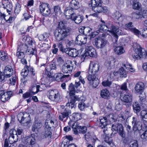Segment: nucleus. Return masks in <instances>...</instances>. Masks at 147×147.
I'll return each mask as SVG.
<instances>
[{"mask_svg":"<svg viewBox=\"0 0 147 147\" xmlns=\"http://www.w3.org/2000/svg\"><path fill=\"white\" fill-rule=\"evenodd\" d=\"M115 19L116 20V22L119 24V26L114 25L113 24H109L107 26L105 24H101L99 27V29L101 31L109 32L113 35L115 38L117 39L118 35H121L123 34L122 32L121 26L123 24L121 22L123 21L124 17L119 11H116L114 13Z\"/></svg>","mask_w":147,"mask_h":147,"instance_id":"1","label":"nucleus"},{"mask_svg":"<svg viewBox=\"0 0 147 147\" xmlns=\"http://www.w3.org/2000/svg\"><path fill=\"white\" fill-rule=\"evenodd\" d=\"M22 40L25 43L18 44L17 48V49L19 48L21 51H26L27 49L29 48L28 46L32 47V45H35V42L34 40L28 35L24 36Z\"/></svg>","mask_w":147,"mask_h":147,"instance_id":"2","label":"nucleus"},{"mask_svg":"<svg viewBox=\"0 0 147 147\" xmlns=\"http://www.w3.org/2000/svg\"><path fill=\"white\" fill-rule=\"evenodd\" d=\"M96 73L89 71L87 79L89 84L94 88H96L99 84V80Z\"/></svg>","mask_w":147,"mask_h":147,"instance_id":"3","label":"nucleus"},{"mask_svg":"<svg viewBox=\"0 0 147 147\" xmlns=\"http://www.w3.org/2000/svg\"><path fill=\"white\" fill-rule=\"evenodd\" d=\"M20 123L23 126H27L30 123V115L24 112H20L17 116Z\"/></svg>","mask_w":147,"mask_h":147,"instance_id":"4","label":"nucleus"},{"mask_svg":"<svg viewBox=\"0 0 147 147\" xmlns=\"http://www.w3.org/2000/svg\"><path fill=\"white\" fill-rule=\"evenodd\" d=\"M69 29H58L55 34L56 40L60 41L63 40L69 35Z\"/></svg>","mask_w":147,"mask_h":147,"instance_id":"5","label":"nucleus"},{"mask_svg":"<svg viewBox=\"0 0 147 147\" xmlns=\"http://www.w3.org/2000/svg\"><path fill=\"white\" fill-rule=\"evenodd\" d=\"M4 73L6 74H9V77L12 76V78H10L8 80L9 84L14 85H15L17 78L16 75H13V71L11 67L7 65L5 67L4 70Z\"/></svg>","mask_w":147,"mask_h":147,"instance_id":"6","label":"nucleus"},{"mask_svg":"<svg viewBox=\"0 0 147 147\" xmlns=\"http://www.w3.org/2000/svg\"><path fill=\"white\" fill-rule=\"evenodd\" d=\"M40 13L45 16H48L51 14V8L47 3H42L39 7Z\"/></svg>","mask_w":147,"mask_h":147,"instance_id":"7","label":"nucleus"},{"mask_svg":"<svg viewBox=\"0 0 147 147\" xmlns=\"http://www.w3.org/2000/svg\"><path fill=\"white\" fill-rule=\"evenodd\" d=\"M47 94L49 98L53 101H57L60 97L58 91L55 89L49 90L48 91Z\"/></svg>","mask_w":147,"mask_h":147,"instance_id":"8","label":"nucleus"},{"mask_svg":"<svg viewBox=\"0 0 147 147\" xmlns=\"http://www.w3.org/2000/svg\"><path fill=\"white\" fill-rule=\"evenodd\" d=\"M107 43L106 40L100 37L95 38L92 41L93 45L98 49L103 47L106 45Z\"/></svg>","mask_w":147,"mask_h":147,"instance_id":"9","label":"nucleus"},{"mask_svg":"<svg viewBox=\"0 0 147 147\" xmlns=\"http://www.w3.org/2000/svg\"><path fill=\"white\" fill-rule=\"evenodd\" d=\"M85 51V52L84 55V57L85 56V58L88 56L94 57L96 55V50L92 46L86 44Z\"/></svg>","mask_w":147,"mask_h":147,"instance_id":"10","label":"nucleus"},{"mask_svg":"<svg viewBox=\"0 0 147 147\" xmlns=\"http://www.w3.org/2000/svg\"><path fill=\"white\" fill-rule=\"evenodd\" d=\"M111 130L114 131H117L121 137H124L125 132L124 131L123 127L121 124L115 123L112 126Z\"/></svg>","mask_w":147,"mask_h":147,"instance_id":"11","label":"nucleus"},{"mask_svg":"<svg viewBox=\"0 0 147 147\" xmlns=\"http://www.w3.org/2000/svg\"><path fill=\"white\" fill-rule=\"evenodd\" d=\"M40 86L38 85L34 86L29 90V91L23 94L22 96L24 98H30L32 95L37 93L39 90V88Z\"/></svg>","mask_w":147,"mask_h":147,"instance_id":"12","label":"nucleus"},{"mask_svg":"<svg viewBox=\"0 0 147 147\" xmlns=\"http://www.w3.org/2000/svg\"><path fill=\"white\" fill-rule=\"evenodd\" d=\"M47 76L48 77L52 78L53 80H56L57 81H59L61 79H63L67 77L68 75H63L62 73H58L54 74L50 72H48Z\"/></svg>","mask_w":147,"mask_h":147,"instance_id":"13","label":"nucleus"},{"mask_svg":"<svg viewBox=\"0 0 147 147\" xmlns=\"http://www.w3.org/2000/svg\"><path fill=\"white\" fill-rule=\"evenodd\" d=\"M100 65L97 61H91L89 65V71L96 73L99 70Z\"/></svg>","mask_w":147,"mask_h":147,"instance_id":"14","label":"nucleus"},{"mask_svg":"<svg viewBox=\"0 0 147 147\" xmlns=\"http://www.w3.org/2000/svg\"><path fill=\"white\" fill-rule=\"evenodd\" d=\"M0 7L5 9L9 13L12 10L13 6L12 3L9 0H2V3H0Z\"/></svg>","mask_w":147,"mask_h":147,"instance_id":"15","label":"nucleus"},{"mask_svg":"<svg viewBox=\"0 0 147 147\" xmlns=\"http://www.w3.org/2000/svg\"><path fill=\"white\" fill-rule=\"evenodd\" d=\"M92 9L95 13H102L105 14H108L109 13V11L107 7H102L101 5L92 7Z\"/></svg>","mask_w":147,"mask_h":147,"instance_id":"16","label":"nucleus"},{"mask_svg":"<svg viewBox=\"0 0 147 147\" xmlns=\"http://www.w3.org/2000/svg\"><path fill=\"white\" fill-rule=\"evenodd\" d=\"M30 71L32 76H34L35 75L34 70L33 67L31 66H28L25 65L24 69H22V71L21 72V74L22 76L24 77H26L28 75L29 72Z\"/></svg>","mask_w":147,"mask_h":147,"instance_id":"17","label":"nucleus"},{"mask_svg":"<svg viewBox=\"0 0 147 147\" xmlns=\"http://www.w3.org/2000/svg\"><path fill=\"white\" fill-rule=\"evenodd\" d=\"M12 94L11 91L4 92L3 91H0V101L3 102L8 101L11 97Z\"/></svg>","mask_w":147,"mask_h":147,"instance_id":"18","label":"nucleus"},{"mask_svg":"<svg viewBox=\"0 0 147 147\" xmlns=\"http://www.w3.org/2000/svg\"><path fill=\"white\" fill-rule=\"evenodd\" d=\"M120 99L125 103H130L132 101V95L128 92L121 94L120 95Z\"/></svg>","mask_w":147,"mask_h":147,"instance_id":"19","label":"nucleus"},{"mask_svg":"<svg viewBox=\"0 0 147 147\" xmlns=\"http://www.w3.org/2000/svg\"><path fill=\"white\" fill-rule=\"evenodd\" d=\"M125 26L127 30L133 33L135 35L138 36L140 35V32L136 29L133 25L132 22H129L125 24Z\"/></svg>","mask_w":147,"mask_h":147,"instance_id":"20","label":"nucleus"},{"mask_svg":"<svg viewBox=\"0 0 147 147\" xmlns=\"http://www.w3.org/2000/svg\"><path fill=\"white\" fill-rule=\"evenodd\" d=\"M145 85L144 83L139 82L136 84L134 87V92L135 94H140L143 92Z\"/></svg>","mask_w":147,"mask_h":147,"instance_id":"21","label":"nucleus"},{"mask_svg":"<svg viewBox=\"0 0 147 147\" xmlns=\"http://www.w3.org/2000/svg\"><path fill=\"white\" fill-rule=\"evenodd\" d=\"M10 136L9 138V141L10 144L16 142L18 139L16 131L14 129H11L10 131Z\"/></svg>","mask_w":147,"mask_h":147,"instance_id":"22","label":"nucleus"},{"mask_svg":"<svg viewBox=\"0 0 147 147\" xmlns=\"http://www.w3.org/2000/svg\"><path fill=\"white\" fill-rule=\"evenodd\" d=\"M143 53L142 52V48L138 45L137 48L135 49L134 53L132 55L134 59H139L142 57Z\"/></svg>","mask_w":147,"mask_h":147,"instance_id":"23","label":"nucleus"},{"mask_svg":"<svg viewBox=\"0 0 147 147\" xmlns=\"http://www.w3.org/2000/svg\"><path fill=\"white\" fill-rule=\"evenodd\" d=\"M76 10H73L71 9H66L64 13L66 16H69V19L74 21L78 15L76 14Z\"/></svg>","mask_w":147,"mask_h":147,"instance_id":"24","label":"nucleus"},{"mask_svg":"<svg viewBox=\"0 0 147 147\" xmlns=\"http://www.w3.org/2000/svg\"><path fill=\"white\" fill-rule=\"evenodd\" d=\"M132 123L133 129L136 131L141 129L142 125L141 121L139 120L138 121L137 118L135 117H132Z\"/></svg>","mask_w":147,"mask_h":147,"instance_id":"25","label":"nucleus"},{"mask_svg":"<svg viewBox=\"0 0 147 147\" xmlns=\"http://www.w3.org/2000/svg\"><path fill=\"white\" fill-rule=\"evenodd\" d=\"M132 123L133 129L136 131L141 129L142 125L141 121L139 120L138 121L137 118L135 117H132Z\"/></svg>","mask_w":147,"mask_h":147,"instance_id":"26","label":"nucleus"},{"mask_svg":"<svg viewBox=\"0 0 147 147\" xmlns=\"http://www.w3.org/2000/svg\"><path fill=\"white\" fill-rule=\"evenodd\" d=\"M132 123L133 129L136 131L141 129L142 125L141 121L139 120L138 121L137 118L135 117H132Z\"/></svg>","mask_w":147,"mask_h":147,"instance_id":"27","label":"nucleus"},{"mask_svg":"<svg viewBox=\"0 0 147 147\" xmlns=\"http://www.w3.org/2000/svg\"><path fill=\"white\" fill-rule=\"evenodd\" d=\"M99 127L101 128H104L103 131L104 134H106V131H107L105 127L107 124V119L106 117H100Z\"/></svg>","mask_w":147,"mask_h":147,"instance_id":"28","label":"nucleus"},{"mask_svg":"<svg viewBox=\"0 0 147 147\" xmlns=\"http://www.w3.org/2000/svg\"><path fill=\"white\" fill-rule=\"evenodd\" d=\"M71 113V111L69 109L63 112L59 115V120L63 122L66 121L68 119L69 114Z\"/></svg>","mask_w":147,"mask_h":147,"instance_id":"29","label":"nucleus"},{"mask_svg":"<svg viewBox=\"0 0 147 147\" xmlns=\"http://www.w3.org/2000/svg\"><path fill=\"white\" fill-rule=\"evenodd\" d=\"M87 38L84 35L79 34L76 37L75 43L80 45L86 44Z\"/></svg>","mask_w":147,"mask_h":147,"instance_id":"30","label":"nucleus"},{"mask_svg":"<svg viewBox=\"0 0 147 147\" xmlns=\"http://www.w3.org/2000/svg\"><path fill=\"white\" fill-rule=\"evenodd\" d=\"M42 124L40 121L35 120L34 124L32 127V131L36 133L38 132V130L42 127Z\"/></svg>","mask_w":147,"mask_h":147,"instance_id":"31","label":"nucleus"},{"mask_svg":"<svg viewBox=\"0 0 147 147\" xmlns=\"http://www.w3.org/2000/svg\"><path fill=\"white\" fill-rule=\"evenodd\" d=\"M73 67L72 66L67 63H65L62 66L61 71L64 73H71L72 71Z\"/></svg>","mask_w":147,"mask_h":147,"instance_id":"32","label":"nucleus"},{"mask_svg":"<svg viewBox=\"0 0 147 147\" xmlns=\"http://www.w3.org/2000/svg\"><path fill=\"white\" fill-rule=\"evenodd\" d=\"M139 102L142 107L145 108L147 105V102L146 100V95L145 93L140 94L139 96Z\"/></svg>","mask_w":147,"mask_h":147,"instance_id":"33","label":"nucleus"},{"mask_svg":"<svg viewBox=\"0 0 147 147\" xmlns=\"http://www.w3.org/2000/svg\"><path fill=\"white\" fill-rule=\"evenodd\" d=\"M69 7L70 9H71L73 10L76 11V10L80 7L79 2L76 0H72L70 3Z\"/></svg>","mask_w":147,"mask_h":147,"instance_id":"34","label":"nucleus"},{"mask_svg":"<svg viewBox=\"0 0 147 147\" xmlns=\"http://www.w3.org/2000/svg\"><path fill=\"white\" fill-rule=\"evenodd\" d=\"M10 75L9 74H5L0 71V82L4 83L7 81L9 83L8 79L10 78Z\"/></svg>","mask_w":147,"mask_h":147,"instance_id":"35","label":"nucleus"},{"mask_svg":"<svg viewBox=\"0 0 147 147\" xmlns=\"http://www.w3.org/2000/svg\"><path fill=\"white\" fill-rule=\"evenodd\" d=\"M54 13L53 16L56 18L59 17L62 13V11L61 10L60 7L58 5H56L53 7Z\"/></svg>","mask_w":147,"mask_h":147,"instance_id":"36","label":"nucleus"},{"mask_svg":"<svg viewBox=\"0 0 147 147\" xmlns=\"http://www.w3.org/2000/svg\"><path fill=\"white\" fill-rule=\"evenodd\" d=\"M110 94L109 90L107 88L103 89L100 91V96L102 98L104 99H108L109 96Z\"/></svg>","mask_w":147,"mask_h":147,"instance_id":"37","label":"nucleus"},{"mask_svg":"<svg viewBox=\"0 0 147 147\" xmlns=\"http://www.w3.org/2000/svg\"><path fill=\"white\" fill-rule=\"evenodd\" d=\"M141 119L146 125L145 123H147V110H143L140 112Z\"/></svg>","mask_w":147,"mask_h":147,"instance_id":"38","label":"nucleus"},{"mask_svg":"<svg viewBox=\"0 0 147 147\" xmlns=\"http://www.w3.org/2000/svg\"><path fill=\"white\" fill-rule=\"evenodd\" d=\"M124 66H123V62L122 63L121 67L118 70V72L121 77L125 78L127 76V72L126 69L125 70Z\"/></svg>","mask_w":147,"mask_h":147,"instance_id":"39","label":"nucleus"},{"mask_svg":"<svg viewBox=\"0 0 147 147\" xmlns=\"http://www.w3.org/2000/svg\"><path fill=\"white\" fill-rule=\"evenodd\" d=\"M123 66L127 70H129V71L131 72H134L135 70L132 67V65L127 61H125L123 62Z\"/></svg>","mask_w":147,"mask_h":147,"instance_id":"40","label":"nucleus"},{"mask_svg":"<svg viewBox=\"0 0 147 147\" xmlns=\"http://www.w3.org/2000/svg\"><path fill=\"white\" fill-rule=\"evenodd\" d=\"M102 1L101 0H91L89 3V5L91 7H94L96 6L101 5Z\"/></svg>","mask_w":147,"mask_h":147,"instance_id":"41","label":"nucleus"},{"mask_svg":"<svg viewBox=\"0 0 147 147\" xmlns=\"http://www.w3.org/2000/svg\"><path fill=\"white\" fill-rule=\"evenodd\" d=\"M75 102V100L74 99V98H71L70 100L67 103L66 106L67 107H68L69 109H72L73 108H75L76 107Z\"/></svg>","mask_w":147,"mask_h":147,"instance_id":"42","label":"nucleus"},{"mask_svg":"<svg viewBox=\"0 0 147 147\" xmlns=\"http://www.w3.org/2000/svg\"><path fill=\"white\" fill-rule=\"evenodd\" d=\"M56 66L55 63H51L49 65L47 66L45 68V74L47 75L48 72H50V71L52 69H55Z\"/></svg>","mask_w":147,"mask_h":147,"instance_id":"43","label":"nucleus"},{"mask_svg":"<svg viewBox=\"0 0 147 147\" xmlns=\"http://www.w3.org/2000/svg\"><path fill=\"white\" fill-rule=\"evenodd\" d=\"M74 76L75 78L78 77V79L82 84H84L85 82L84 78L82 77L81 75V72L80 71H78L75 73L74 75Z\"/></svg>","mask_w":147,"mask_h":147,"instance_id":"44","label":"nucleus"},{"mask_svg":"<svg viewBox=\"0 0 147 147\" xmlns=\"http://www.w3.org/2000/svg\"><path fill=\"white\" fill-rule=\"evenodd\" d=\"M8 57L7 53L5 51L0 52V59L3 61H7L8 60Z\"/></svg>","mask_w":147,"mask_h":147,"instance_id":"45","label":"nucleus"},{"mask_svg":"<svg viewBox=\"0 0 147 147\" xmlns=\"http://www.w3.org/2000/svg\"><path fill=\"white\" fill-rule=\"evenodd\" d=\"M133 107L134 112L138 115L141 109L140 105L137 102H134L133 104Z\"/></svg>","mask_w":147,"mask_h":147,"instance_id":"46","label":"nucleus"},{"mask_svg":"<svg viewBox=\"0 0 147 147\" xmlns=\"http://www.w3.org/2000/svg\"><path fill=\"white\" fill-rule=\"evenodd\" d=\"M25 142L27 145L29 144L33 145L35 144V140L34 138L30 136L26 138Z\"/></svg>","mask_w":147,"mask_h":147,"instance_id":"47","label":"nucleus"},{"mask_svg":"<svg viewBox=\"0 0 147 147\" xmlns=\"http://www.w3.org/2000/svg\"><path fill=\"white\" fill-rule=\"evenodd\" d=\"M68 124L70 126L72 125V127L73 129H78L79 128L78 127L80 126V125H79V124H78V122L77 121L74 122L73 121L71 120L69 122Z\"/></svg>","mask_w":147,"mask_h":147,"instance_id":"48","label":"nucleus"},{"mask_svg":"<svg viewBox=\"0 0 147 147\" xmlns=\"http://www.w3.org/2000/svg\"><path fill=\"white\" fill-rule=\"evenodd\" d=\"M68 89L70 96H71L74 95L75 93V89L74 85L72 83L70 84L69 86Z\"/></svg>","mask_w":147,"mask_h":147,"instance_id":"49","label":"nucleus"},{"mask_svg":"<svg viewBox=\"0 0 147 147\" xmlns=\"http://www.w3.org/2000/svg\"><path fill=\"white\" fill-rule=\"evenodd\" d=\"M28 47L29 48L26 50V53L29 55H34L36 52V49L32 48L33 45L32 47Z\"/></svg>","mask_w":147,"mask_h":147,"instance_id":"50","label":"nucleus"},{"mask_svg":"<svg viewBox=\"0 0 147 147\" xmlns=\"http://www.w3.org/2000/svg\"><path fill=\"white\" fill-rule=\"evenodd\" d=\"M7 16H6L5 15H4V16H1L0 17V24L3 23V20L4 19L7 22L9 23H11L12 22V18H13L12 17L10 16L9 18L7 19Z\"/></svg>","mask_w":147,"mask_h":147,"instance_id":"51","label":"nucleus"},{"mask_svg":"<svg viewBox=\"0 0 147 147\" xmlns=\"http://www.w3.org/2000/svg\"><path fill=\"white\" fill-rule=\"evenodd\" d=\"M72 119L76 121H78L82 118L81 115L78 113H73L72 115Z\"/></svg>","mask_w":147,"mask_h":147,"instance_id":"52","label":"nucleus"},{"mask_svg":"<svg viewBox=\"0 0 147 147\" xmlns=\"http://www.w3.org/2000/svg\"><path fill=\"white\" fill-rule=\"evenodd\" d=\"M47 127V126H46ZM51 127H50L48 126V128L47 127L45 129V131L44 133V136L45 137H50L51 138L52 136V132L51 131Z\"/></svg>","mask_w":147,"mask_h":147,"instance_id":"53","label":"nucleus"},{"mask_svg":"<svg viewBox=\"0 0 147 147\" xmlns=\"http://www.w3.org/2000/svg\"><path fill=\"white\" fill-rule=\"evenodd\" d=\"M113 90L114 91L117 92V94H121L122 91L120 86L114 84H113Z\"/></svg>","mask_w":147,"mask_h":147,"instance_id":"54","label":"nucleus"},{"mask_svg":"<svg viewBox=\"0 0 147 147\" xmlns=\"http://www.w3.org/2000/svg\"><path fill=\"white\" fill-rule=\"evenodd\" d=\"M133 8L139 10L141 9V5L140 3L137 0H134L133 1Z\"/></svg>","mask_w":147,"mask_h":147,"instance_id":"55","label":"nucleus"},{"mask_svg":"<svg viewBox=\"0 0 147 147\" xmlns=\"http://www.w3.org/2000/svg\"><path fill=\"white\" fill-rule=\"evenodd\" d=\"M102 84L104 87H111V86L112 84V82L111 81L107 79L103 80Z\"/></svg>","mask_w":147,"mask_h":147,"instance_id":"56","label":"nucleus"},{"mask_svg":"<svg viewBox=\"0 0 147 147\" xmlns=\"http://www.w3.org/2000/svg\"><path fill=\"white\" fill-rule=\"evenodd\" d=\"M78 52L75 49H71L69 52V55L71 57H75L77 56Z\"/></svg>","mask_w":147,"mask_h":147,"instance_id":"57","label":"nucleus"},{"mask_svg":"<svg viewBox=\"0 0 147 147\" xmlns=\"http://www.w3.org/2000/svg\"><path fill=\"white\" fill-rule=\"evenodd\" d=\"M115 51L118 55H121L125 52V50L122 47H117L114 49Z\"/></svg>","mask_w":147,"mask_h":147,"instance_id":"58","label":"nucleus"},{"mask_svg":"<svg viewBox=\"0 0 147 147\" xmlns=\"http://www.w3.org/2000/svg\"><path fill=\"white\" fill-rule=\"evenodd\" d=\"M84 17L83 16L78 15L77 16V17H76L74 21L76 23L79 24L82 21Z\"/></svg>","mask_w":147,"mask_h":147,"instance_id":"59","label":"nucleus"},{"mask_svg":"<svg viewBox=\"0 0 147 147\" xmlns=\"http://www.w3.org/2000/svg\"><path fill=\"white\" fill-rule=\"evenodd\" d=\"M21 10V6L20 3L17 2L15 5L14 13L16 14H18Z\"/></svg>","mask_w":147,"mask_h":147,"instance_id":"60","label":"nucleus"},{"mask_svg":"<svg viewBox=\"0 0 147 147\" xmlns=\"http://www.w3.org/2000/svg\"><path fill=\"white\" fill-rule=\"evenodd\" d=\"M40 46L42 48L41 49V52L43 53H45L48 50L49 48L48 44L45 43L42 44Z\"/></svg>","mask_w":147,"mask_h":147,"instance_id":"61","label":"nucleus"},{"mask_svg":"<svg viewBox=\"0 0 147 147\" xmlns=\"http://www.w3.org/2000/svg\"><path fill=\"white\" fill-rule=\"evenodd\" d=\"M71 98H73L75 101L76 100L81 101L85 100V98L81 95H76L74 97H71Z\"/></svg>","mask_w":147,"mask_h":147,"instance_id":"62","label":"nucleus"},{"mask_svg":"<svg viewBox=\"0 0 147 147\" xmlns=\"http://www.w3.org/2000/svg\"><path fill=\"white\" fill-rule=\"evenodd\" d=\"M78 129L79 131V132L80 134H84L85 133L87 130V127L85 126H80L78 127Z\"/></svg>","mask_w":147,"mask_h":147,"instance_id":"63","label":"nucleus"},{"mask_svg":"<svg viewBox=\"0 0 147 147\" xmlns=\"http://www.w3.org/2000/svg\"><path fill=\"white\" fill-rule=\"evenodd\" d=\"M145 126L146 127L144 131L140 135L141 137L143 140H146L147 139V125H146Z\"/></svg>","mask_w":147,"mask_h":147,"instance_id":"64","label":"nucleus"}]
</instances>
